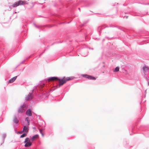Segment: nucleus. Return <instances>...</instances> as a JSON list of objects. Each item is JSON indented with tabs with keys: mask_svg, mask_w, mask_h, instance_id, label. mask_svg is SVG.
I'll list each match as a JSON object with an SVG mask.
<instances>
[{
	"mask_svg": "<svg viewBox=\"0 0 149 149\" xmlns=\"http://www.w3.org/2000/svg\"><path fill=\"white\" fill-rule=\"evenodd\" d=\"M73 77H67L63 79V78L59 79L57 77H52L49 78L47 80L48 81L55 80L58 82L59 83V86H60L65 83L67 81L73 79Z\"/></svg>",
	"mask_w": 149,
	"mask_h": 149,
	"instance_id": "f257e3e1",
	"label": "nucleus"
},
{
	"mask_svg": "<svg viewBox=\"0 0 149 149\" xmlns=\"http://www.w3.org/2000/svg\"><path fill=\"white\" fill-rule=\"evenodd\" d=\"M27 109L26 106L24 104H22L20 106L18 109V113H22L24 112Z\"/></svg>",
	"mask_w": 149,
	"mask_h": 149,
	"instance_id": "f03ea898",
	"label": "nucleus"
},
{
	"mask_svg": "<svg viewBox=\"0 0 149 149\" xmlns=\"http://www.w3.org/2000/svg\"><path fill=\"white\" fill-rule=\"evenodd\" d=\"M24 143H25L24 146L25 147H28L31 146L32 145V143L30 141V140L28 138H26Z\"/></svg>",
	"mask_w": 149,
	"mask_h": 149,
	"instance_id": "7ed1b4c3",
	"label": "nucleus"
},
{
	"mask_svg": "<svg viewBox=\"0 0 149 149\" xmlns=\"http://www.w3.org/2000/svg\"><path fill=\"white\" fill-rule=\"evenodd\" d=\"M25 3V2L22 1H19L16 2L14 3H13L12 5V7L15 8L16 7L19 6L23 5Z\"/></svg>",
	"mask_w": 149,
	"mask_h": 149,
	"instance_id": "20e7f679",
	"label": "nucleus"
},
{
	"mask_svg": "<svg viewBox=\"0 0 149 149\" xmlns=\"http://www.w3.org/2000/svg\"><path fill=\"white\" fill-rule=\"evenodd\" d=\"M82 76L84 77L87 78L89 79L95 80L96 79V78L95 77L87 74H82Z\"/></svg>",
	"mask_w": 149,
	"mask_h": 149,
	"instance_id": "39448f33",
	"label": "nucleus"
},
{
	"mask_svg": "<svg viewBox=\"0 0 149 149\" xmlns=\"http://www.w3.org/2000/svg\"><path fill=\"white\" fill-rule=\"evenodd\" d=\"M32 95L31 93H29V94L28 95L25 97V100L26 101L30 100L32 98Z\"/></svg>",
	"mask_w": 149,
	"mask_h": 149,
	"instance_id": "423d86ee",
	"label": "nucleus"
},
{
	"mask_svg": "<svg viewBox=\"0 0 149 149\" xmlns=\"http://www.w3.org/2000/svg\"><path fill=\"white\" fill-rule=\"evenodd\" d=\"M149 70V67L146 66H144L143 68V71L144 73H145L147 72Z\"/></svg>",
	"mask_w": 149,
	"mask_h": 149,
	"instance_id": "0eeeda50",
	"label": "nucleus"
},
{
	"mask_svg": "<svg viewBox=\"0 0 149 149\" xmlns=\"http://www.w3.org/2000/svg\"><path fill=\"white\" fill-rule=\"evenodd\" d=\"M26 114L28 116H32L31 111L30 109H29L26 111Z\"/></svg>",
	"mask_w": 149,
	"mask_h": 149,
	"instance_id": "6e6552de",
	"label": "nucleus"
},
{
	"mask_svg": "<svg viewBox=\"0 0 149 149\" xmlns=\"http://www.w3.org/2000/svg\"><path fill=\"white\" fill-rule=\"evenodd\" d=\"M17 76L11 78L9 81L8 83H12L16 79Z\"/></svg>",
	"mask_w": 149,
	"mask_h": 149,
	"instance_id": "1a4fd4ad",
	"label": "nucleus"
},
{
	"mask_svg": "<svg viewBox=\"0 0 149 149\" xmlns=\"http://www.w3.org/2000/svg\"><path fill=\"white\" fill-rule=\"evenodd\" d=\"M38 137V134H36L34 136H33L31 138V140L32 141H34L36 139H37Z\"/></svg>",
	"mask_w": 149,
	"mask_h": 149,
	"instance_id": "9d476101",
	"label": "nucleus"
},
{
	"mask_svg": "<svg viewBox=\"0 0 149 149\" xmlns=\"http://www.w3.org/2000/svg\"><path fill=\"white\" fill-rule=\"evenodd\" d=\"M28 128L26 126H24L23 131L25 133H27L28 132Z\"/></svg>",
	"mask_w": 149,
	"mask_h": 149,
	"instance_id": "9b49d317",
	"label": "nucleus"
},
{
	"mask_svg": "<svg viewBox=\"0 0 149 149\" xmlns=\"http://www.w3.org/2000/svg\"><path fill=\"white\" fill-rule=\"evenodd\" d=\"M13 121L14 123L17 124L19 122V120L16 117H15L13 119Z\"/></svg>",
	"mask_w": 149,
	"mask_h": 149,
	"instance_id": "f8f14e48",
	"label": "nucleus"
},
{
	"mask_svg": "<svg viewBox=\"0 0 149 149\" xmlns=\"http://www.w3.org/2000/svg\"><path fill=\"white\" fill-rule=\"evenodd\" d=\"M119 68L118 67H116L115 70H113V72H118L119 71Z\"/></svg>",
	"mask_w": 149,
	"mask_h": 149,
	"instance_id": "ddd939ff",
	"label": "nucleus"
},
{
	"mask_svg": "<svg viewBox=\"0 0 149 149\" xmlns=\"http://www.w3.org/2000/svg\"><path fill=\"white\" fill-rule=\"evenodd\" d=\"M25 120L27 121L28 123V125H29L30 124V120H29V118L28 117H26L25 118Z\"/></svg>",
	"mask_w": 149,
	"mask_h": 149,
	"instance_id": "4468645a",
	"label": "nucleus"
},
{
	"mask_svg": "<svg viewBox=\"0 0 149 149\" xmlns=\"http://www.w3.org/2000/svg\"><path fill=\"white\" fill-rule=\"evenodd\" d=\"M25 120L27 121L28 123V125H29L30 124V120H29V118L28 117H26L25 118Z\"/></svg>",
	"mask_w": 149,
	"mask_h": 149,
	"instance_id": "2eb2a0df",
	"label": "nucleus"
},
{
	"mask_svg": "<svg viewBox=\"0 0 149 149\" xmlns=\"http://www.w3.org/2000/svg\"><path fill=\"white\" fill-rule=\"evenodd\" d=\"M27 134L26 133H24L23 134H22L20 136V138H23L26 136Z\"/></svg>",
	"mask_w": 149,
	"mask_h": 149,
	"instance_id": "dca6fc26",
	"label": "nucleus"
},
{
	"mask_svg": "<svg viewBox=\"0 0 149 149\" xmlns=\"http://www.w3.org/2000/svg\"><path fill=\"white\" fill-rule=\"evenodd\" d=\"M6 136V134H3L2 135V137H3V140H4L5 139V138Z\"/></svg>",
	"mask_w": 149,
	"mask_h": 149,
	"instance_id": "f3484780",
	"label": "nucleus"
},
{
	"mask_svg": "<svg viewBox=\"0 0 149 149\" xmlns=\"http://www.w3.org/2000/svg\"><path fill=\"white\" fill-rule=\"evenodd\" d=\"M39 131H40V134H41L42 133V130L40 129H39Z\"/></svg>",
	"mask_w": 149,
	"mask_h": 149,
	"instance_id": "a211bd4d",
	"label": "nucleus"
},
{
	"mask_svg": "<svg viewBox=\"0 0 149 149\" xmlns=\"http://www.w3.org/2000/svg\"><path fill=\"white\" fill-rule=\"evenodd\" d=\"M41 134V135H42V136L43 137V136H44V134H43V133H42Z\"/></svg>",
	"mask_w": 149,
	"mask_h": 149,
	"instance_id": "6ab92c4d",
	"label": "nucleus"
},
{
	"mask_svg": "<svg viewBox=\"0 0 149 149\" xmlns=\"http://www.w3.org/2000/svg\"><path fill=\"white\" fill-rule=\"evenodd\" d=\"M34 24V26H35L36 27H38L37 26H36V24Z\"/></svg>",
	"mask_w": 149,
	"mask_h": 149,
	"instance_id": "aec40b11",
	"label": "nucleus"
},
{
	"mask_svg": "<svg viewBox=\"0 0 149 149\" xmlns=\"http://www.w3.org/2000/svg\"><path fill=\"white\" fill-rule=\"evenodd\" d=\"M126 17V18H127V17H128V16H124L123 17Z\"/></svg>",
	"mask_w": 149,
	"mask_h": 149,
	"instance_id": "412c9836",
	"label": "nucleus"
},
{
	"mask_svg": "<svg viewBox=\"0 0 149 149\" xmlns=\"http://www.w3.org/2000/svg\"><path fill=\"white\" fill-rule=\"evenodd\" d=\"M148 85L149 86V81L148 82Z\"/></svg>",
	"mask_w": 149,
	"mask_h": 149,
	"instance_id": "4be33fe9",
	"label": "nucleus"
},
{
	"mask_svg": "<svg viewBox=\"0 0 149 149\" xmlns=\"http://www.w3.org/2000/svg\"><path fill=\"white\" fill-rule=\"evenodd\" d=\"M79 10H80V9L79 8Z\"/></svg>",
	"mask_w": 149,
	"mask_h": 149,
	"instance_id": "5701e85b",
	"label": "nucleus"
},
{
	"mask_svg": "<svg viewBox=\"0 0 149 149\" xmlns=\"http://www.w3.org/2000/svg\"><path fill=\"white\" fill-rule=\"evenodd\" d=\"M33 90H32V91L33 92Z\"/></svg>",
	"mask_w": 149,
	"mask_h": 149,
	"instance_id": "b1692460",
	"label": "nucleus"
}]
</instances>
